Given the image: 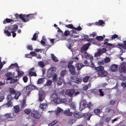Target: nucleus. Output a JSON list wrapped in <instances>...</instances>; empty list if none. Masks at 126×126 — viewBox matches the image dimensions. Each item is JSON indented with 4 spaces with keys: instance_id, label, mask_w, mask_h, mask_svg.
Segmentation results:
<instances>
[{
    "instance_id": "nucleus-1",
    "label": "nucleus",
    "mask_w": 126,
    "mask_h": 126,
    "mask_svg": "<svg viewBox=\"0 0 126 126\" xmlns=\"http://www.w3.org/2000/svg\"><path fill=\"white\" fill-rule=\"evenodd\" d=\"M95 70L98 73V75L102 77H105L107 76L108 74L107 72L104 70V67L101 66L95 68Z\"/></svg>"
},
{
    "instance_id": "nucleus-2",
    "label": "nucleus",
    "mask_w": 126,
    "mask_h": 126,
    "mask_svg": "<svg viewBox=\"0 0 126 126\" xmlns=\"http://www.w3.org/2000/svg\"><path fill=\"white\" fill-rule=\"evenodd\" d=\"M73 63L72 61H70L68 63L67 66L71 74L72 75H75L76 74V72L75 66L72 65Z\"/></svg>"
},
{
    "instance_id": "nucleus-3",
    "label": "nucleus",
    "mask_w": 126,
    "mask_h": 126,
    "mask_svg": "<svg viewBox=\"0 0 126 126\" xmlns=\"http://www.w3.org/2000/svg\"><path fill=\"white\" fill-rule=\"evenodd\" d=\"M5 28L6 30L10 31L12 33L16 31L18 29V26L16 24H15L12 26L9 25L8 26L6 27Z\"/></svg>"
},
{
    "instance_id": "nucleus-4",
    "label": "nucleus",
    "mask_w": 126,
    "mask_h": 126,
    "mask_svg": "<svg viewBox=\"0 0 126 126\" xmlns=\"http://www.w3.org/2000/svg\"><path fill=\"white\" fill-rule=\"evenodd\" d=\"M87 102L85 100L83 99L81 100L80 103L79 109L80 111H82L83 109L86 108Z\"/></svg>"
},
{
    "instance_id": "nucleus-5",
    "label": "nucleus",
    "mask_w": 126,
    "mask_h": 126,
    "mask_svg": "<svg viewBox=\"0 0 126 126\" xmlns=\"http://www.w3.org/2000/svg\"><path fill=\"white\" fill-rule=\"evenodd\" d=\"M71 81L72 82H74L79 84L82 81V79L77 77L75 76L71 77L70 78Z\"/></svg>"
},
{
    "instance_id": "nucleus-6",
    "label": "nucleus",
    "mask_w": 126,
    "mask_h": 126,
    "mask_svg": "<svg viewBox=\"0 0 126 126\" xmlns=\"http://www.w3.org/2000/svg\"><path fill=\"white\" fill-rule=\"evenodd\" d=\"M31 115L33 118L37 119H39L41 116L40 113L37 110L32 111L31 113Z\"/></svg>"
},
{
    "instance_id": "nucleus-7",
    "label": "nucleus",
    "mask_w": 126,
    "mask_h": 126,
    "mask_svg": "<svg viewBox=\"0 0 126 126\" xmlns=\"http://www.w3.org/2000/svg\"><path fill=\"white\" fill-rule=\"evenodd\" d=\"M16 18V19H18L19 18L23 22H26V18H25L26 15H22L20 14L19 15L18 14H16L15 15Z\"/></svg>"
},
{
    "instance_id": "nucleus-8",
    "label": "nucleus",
    "mask_w": 126,
    "mask_h": 126,
    "mask_svg": "<svg viewBox=\"0 0 126 126\" xmlns=\"http://www.w3.org/2000/svg\"><path fill=\"white\" fill-rule=\"evenodd\" d=\"M37 15V13H34L32 14L26 15L25 18H26V22L28 21H29L30 19H32L34 18V16H35Z\"/></svg>"
},
{
    "instance_id": "nucleus-9",
    "label": "nucleus",
    "mask_w": 126,
    "mask_h": 126,
    "mask_svg": "<svg viewBox=\"0 0 126 126\" xmlns=\"http://www.w3.org/2000/svg\"><path fill=\"white\" fill-rule=\"evenodd\" d=\"M119 72L121 73H125L126 72V63H123L119 68Z\"/></svg>"
},
{
    "instance_id": "nucleus-10",
    "label": "nucleus",
    "mask_w": 126,
    "mask_h": 126,
    "mask_svg": "<svg viewBox=\"0 0 126 126\" xmlns=\"http://www.w3.org/2000/svg\"><path fill=\"white\" fill-rule=\"evenodd\" d=\"M85 114L84 113L82 114L80 112L75 111L74 113V116L77 118L79 119L83 116H84Z\"/></svg>"
},
{
    "instance_id": "nucleus-11",
    "label": "nucleus",
    "mask_w": 126,
    "mask_h": 126,
    "mask_svg": "<svg viewBox=\"0 0 126 126\" xmlns=\"http://www.w3.org/2000/svg\"><path fill=\"white\" fill-rule=\"evenodd\" d=\"M91 45V44L88 43L84 45L81 49V52H83L85 51L84 53L86 52V51L88 48L89 46Z\"/></svg>"
},
{
    "instance_id": "nucleus-12",
    "label": "nucleus",
    "mask_w": 126,
    "mask_h": 126,
    "mask_svg": "<svg viewBox=\"0 0 126 126\" xmlns=\"http://www.w3.org/2000/svg\"><path fill=\"white\" fill-rule=\"evenodd\" d=\"M75 92L74 89H68L66 90L65 92V94L68 95V96L71 97L73 95Z\"/></svg>"
},
{
    "instance_id": "nucleus-13",
    "label": "nucleus",
    "mask_w": 126,
    "mask_h": 126,
    "mask_svg": "<svg viewBox=\"0 0 126 126\" xmlns=\"http://www.w3.org/2000/svg\"><path fill=\"white\" fill-rule=\"evenodd\" d=\"M53 101L55 103L57 104L63 103L64 102L62 99L59 97H57L54 98Z\"/></svg>"
},
{
    "instance_id": "nucleus-14",
    "label": "nucleus",
    "mask_w": 126,
    "mask_h": 126,
    "mask_svg": "<svg viewBox=\"0 0 126 126\" xmlns=\"http://www.w3.org/2000/svg\"><path fill=\"white\" fill-rule=\"evenodd\" d=\"M36 88V87L32 85H29L26 87V90L27 92H30Z\"/></svg>"
},
{
    "instance_id": "nucleus-15",
    "label": "nucleus",
    "mask_w": 126,
    "mask_h": 126,
    "mask_svg": "<svg viewBox=\"0 0 126 126\" xmlns=\"http://www.w3.org/2000/svg\"><path fill=\"white\" fill-rule=\"evenodd\" d=\"M34 69V68H31L29 71L28 74L29 75L31 76H36L37 74L36 73L33 72V71Z\"/></svg>"
},
{
    "instance_id": "nucleus-16",
    "label": "nucleus",
    "mask_w": 126,
    "mask_h": 126,
    "mask_svg": "<svg viewBox=\"0 0 126 126\" xmlns=\"http://www.w3.org/2000/svg\"><path fill=\"white\" fill-rule=\"evenodd\" d=\"M118 66L117 65L115 64H113L110 68V70L112 72H115L117 69Z\"/></svg>"
},
{
    "instance_id": "nucleus-17",
    "label": "nucleus",
    "mask_w": 126,
    "mask_h": 126,
    "mask_svg": "<svg viewBox=\"0 0 126 126\" xmlns=\"http://www.w3.org/2000/svg\"><path fill=\"white\" fill-rule=\"evenodd\" d=\"M123 44L122 43L118 44V46L124 49H126V40H125L123 41Z\"/></svg>"
},
{
    "instance_id": "nucleus-18",
    "label": "nucleus",
    "mask_w": 126,
    "mask_h": 126,
    "mask_svg": "<svg viewBox=\"0 0 126 126\" xmlns=\"http://www.w3.org/2000/svg\"><path fill=\"white\" fill-rule=\"evenodd\" d=\"M47 104L46 103L41 104L39 106L40 108L43 110H45L47 108Z\"/></svg>"
},
{
    "instance_id": "nucleus-19",
    "label": "nucleus",
    "mask_w": 126,
    "mask_h": 126,
    "mask_svg": "<svg viewBox=\"0 0 126 126\" xmlns=\"http://www.w3.org/2000/svg\"><path fill=\"white\" fill-rule=\"evenodd\" d=\"M84 65H83V64L81 63H77L76 65V67L78 70H79L83 67L84 66Z\"/></svg>"
},
{
    "instance_id": "nucleus-20",
    "label": "nucleus",
    "mask_w": 126,
    "mask_h": 126,
    "mask_svg": "<svg viewBox=\"0 0 126 126\" xmlns=\"http://www.w3.org/2000/svg\"><path fill=\"white\" fill-rule=\"evenodd\" d=\"M64 114L67 116H70L72 115L73 113L70 112V109H68V110H65L64 111Z\"/></svg>"
},
{
    "instance_id": "nucleus-21",
    "label": "nucleus",
    "mask_w": 126,
    "mask_h": 126,
    "mask_svg": "<svg viewBox=\"0 0 126 126\" xmlns=\"http://www.w3.org/2000/svg\"><path fill=\"white\" fill-rule=\"evenodd\" d=\"M63 81V78L62 77H61L59 78L57 82V85H61Z\"/></svg>"
},
{
    "instance_id": "nucleus-22",
    "label": "nucleus",
    "mask_w": 126,
    "mask_h": 126,
    "mask_svg": "<svg viewBox=\"0 0 126 126\" xmlns=\"http://www.w3.org/2000/svg\"><path fill=\"white\" fill-rule=\"evenodd\" d=\"M58 90H55L54 92V93L51 96L52 98H56L58 96Z\"/></svg>"
},
{
    "instance_id": "nucleus-23",
    "label": "nucleus",
    "mask_w": 126,
    "mask_h": 126,
    "mask_svg": "<svg viewBox=\"0 0 126 126\" xmlns=\"http://www.w3.org/2000/svg\"><path fill=\"white\" fill-rule=\"evenodd\" d=\"M13 19L6 18L5 20H4L3 23L4 24H5L7 23H9L13 21Z\"/></svg>"
},
{
    "instance_id": "nucleus-24",
    "label": "nucleus",
    "mask_w": 126,
    "mask_h": 126,
    "mask_svg": "<svg viewBox=\"0 0 126 126\" xmlns=\"http://www.w3.org/2000/svg\"><path fill=\"white\" fill-rule=\"evenodd\" d=\"M14 108L15 110V111L16 113H18L20 111L19 107L18 105L14 106Z\"/></svg>"
},
{
    "instance_id": "nucleus-25",
    "label": "nucleus",
    "mask_w": 126,
    "mask_h": 126,
    "mask_svg": "<svg viewBox=\"0 0 126 126\" xmlns=\"http://www.w3.org/2000/svg\"><path fill=\"white\" fill-rule=\"evenodd\" d=\"M12 66H14L16 67L17 69H19V67L18 65L16 63L14 64H11L9 67L10 68H13L14 67H12Z\"/></svg>"
},
{
    "instance_id": "nucleus-26",
    "label": "nucleus",
    "mask_w": 126,
    "mask_h": 126,
    "mask_svg": "<svg viewBox=\"0 0 126 126\" xmlns=\"http://www.w3.org/2000/svg\"><path fill=\"white\" fill-rule=\"evenodd\" d=\"M85 56V57L87 59H92L93 56L89 53H87L86 52H85L84 53Z\"/></svg>"
},
{
    "instance_id": "nucleus-27",
    "label": "nucleus",
    "mask_w": 126,
    "mask_h": 126,
    "mask_svg": "<svg viewBox=\"0 0 126 126\" xmlns=\"http://www.w3.org/2000/svg\"><path fill=\"white\" fill-rule=\"evenodd\" d=\"M109 41V39L107 38L105 39L104 40V44L107 46H112L113 44L108 43L107 42Z\"/></svg>"
},
{
    "instance_id": "nucleus-28",
    "label": "nucleus",
    "mask_w": 126,
    "mask_h": 126,
    "mask_svg": "<svg viewBox=\"0 0 126 126\" xmlns=\"http://www.w3.org/2000/svg\"><path fill=\"white\" fill-rule=\"evenodd\" d=\"M15 95L14 97V98L16 99H18V97L21 95V94L19 92H16L15 94Z\"/></svg>"
},
{
    "instance_id": "nucleus-29",
    "label": "nucleus",
    "mask_w": 126,
    "mask_h": 126,
    "mask_svg": "<svg viewBox=\"0 0 126 126\" xmlns=\"http://www.w3.org/2000/svg\"><path fill=\"white\" fill-rule=\"evenodd\" d=\"M9 89V93L11 94H14L16 92L14 89L13 88H10Z\"/></svg>"
},
{
    "instance_id": "nucleus-30",
    "label": "nucleus",
    "mask_w": 126,
    "mask_h": 126,
    "mask_svg": "<svg viewBox=\"0 0 126 126\" xmlns=\"http://www.w3.org/2000/svg\"><path fill=\"white\" fill-rule=\"evenodd\" d=\"M52 83V80H47L45 84V86H50L51 85Z\"/></svg>"
},
{
    "instance_id": "nucleus-31",
    "label": "nucleus",
    "mask_w": 126,
    "mask_h": 126,
    "mask_svg": "<svg viewBox=\"0 0 126 126\" xmlns=\"http://www.w3.org/2000/svg\"><path fill=\"white\" fill-rule=\"evenodd\" d=\"M94 112L96 115H98L100 113V109H97L94 110Z\"/></svg>"
},
{
    "instance_id": "nucleus-32",
    "label": "nucleus",
    "mask_w": 126,
    "mask_h": 126,
    "mask_svg": "<svg viewBox=\"0 0 126 126\" xmlns=\"http://www.w3.org/2000/svg\"><path fill=\"white\" fill-rule=\"evenodd\" d=\"M85 117L86 118V119L88 120H90L91 117L92 116V115L90 114L87 113L86 114H85Z\"/></svg>"
},
{
    "instance_id": "nucleus-33",
    "label": "nucleus",
    "mask_w": 126,
    "mask_h": 126,
    "mask_svg": "<svg viewBox=\"0 0 126 126\" xmlns=\"http://www.w3.org/2000/svg\"><path fill=\"white\" fill-rule=\"evenodd\" d=\"M8 30H6V29H5L4 30V33L5 34H6L7 36H10L11 35V32H9L8 31Z\"/></svg>"
},
{
    "instance_id": "nucleus-34",
    "label": "nucleus",
    "mask_w": 126,
    "mask_h": 126,
    "mask_svg": "<svg viewBox=\"0 0 126 126\" xmlns=\"http://www.w3.org/2000/svg\"><path fill=\"white\" fill-rule=\"evenodd\" d=\"M51 57L53 61L55 62H57L58 61V60L57 59V57L53 54H51Z\"/></svg>"
},
{
    "instance_id": "nucleus-35",
    "label": "nucleus",
    "mask_w": 126,
    "mask_h": 126,
    "mask_svg": "<svg viewBox=\"0 0 126 126\" xmlns=\"http://www.w3.org/2000/svg\"><path fill=\"white\" fill-rule=\"evenodd\" d=\"M54 74V73L51 71H50L49 72L48 70L47 73V75L48 77L50 78Z\"/></svg>"
},
{
    "instance_id": "nucleus-36",
    "label": "nucleus",
    "mask_w": 126,
    "mask_h": 126,
    "mask_svg": "<svg viewBox=\"0 0 126 126\" xmlns=\"http://www.w3.org/2000/svg\"><path fill=\"white\" fill-rule=\"evenodd\" d=\"M89 78L90 77L89 76H87L84 77L83 79V81L85 83L87 82Z\"/></svg>"
},
{
    "instance_id": "nucleus-37",
    "label": "nucleus",
    "mask_w": 126,
    "mask_h": 126,
    "mask_svg": "<svg viewBox=\"0 0 126 126\" xmlns=\"http://www.w3.org/2000/svg\"><path fill=\"white\" fill-rule=\"evenodd\" d=\"M76 121V120L74 119H70L68 121L69 124L72 125Z\"/></svg>"
},
{
    "instance_id": "nucleus-38",
    "label": "nucleus",
    "mask_w": 126,
    "mask_h": 126,
    "mask_svg": "<svg viewBox=\"0 0 126 126\" xmlns=\"http://www.w3.org/2000/svg\"><path fill=\"white\" fill-rule=\"evenodd\" d=\"M38 65L39 67L41 68H43L45 66V65L44 63L42 61L39 62Z\"/></svg>"
},
{
    "instance_id": "nucleus-39",
    "label": "nucleus",
    "mask_w": 126,
    "mask_h": 126,
    "mask_svg": "<svg viewBox=\"0 0 126 126\" xmlns=\"http://www.w3.org/2000/svg\"><path fill=\"white\" fill-rule=\"evenodd\" d=\"M16 70L18 73V76H22L24 75V72H23L19 71V70L18 69H16Z\"/></svg>"
},
{
    "instance_id": "nucleus-40",
    "label": "nucleus",
    "mask_w": 126,
    "mask_h": 126,
    "mask_svg": "<svg viewBox=\"0 0 126 126\" xmlns=\"http://www.w3.org/2000/svg\"><path fill=\"white\" fill-rule=\"evenodd\" d=\"M8 107H12L13 106L12 102L11 101H8V102L6 104Z\"/></svg>"
},
{
    "instance_id": "nucleus-41",
    "label": "nucleus",
    "mask_w": 126,
    "mask_h": 126,
    "mask_svg": "<svg viewBox=\"0 0 126 126\" xmlns=\"http://www.w3.org/2000/svg\"><path fill=\"white\" fill-rule=\"evenodd\" d=\"M102 53L101 51V49H99L97 52L96 54H95V55L96 56H99L101 55Z\"/></svg>"
},
{
    "instance_id": "nucleus-42",
    "label": "nucleus",
    "mask_w": 126,
    "mask_h": 126,
    "mask_svg": "<svg viewBox=\"0 0 126 126\" xmlns=\"http://www.w3.org/2000/svg\"><path fill=\"white\" fill-rule=\"evenodd\" d=\"M37 37L38 36L37 35V33H35L33 35V37L32 38V40H34V41H36Z\"/></svg>"
},
{
    "instance_id": "nucleus-43",
    "label": "nucleus",
    "mask_w": 126,
    "mask_h": 126,
    "mask_svg": "<svg viewBox=\"0 0 126 126\" xmlns=\"http://www.w3.org/2000/svg\"><path fill=\"white\" fill-rule=\"evenodd\" d=\"M66 73V70H63L61 71V76L60 77H62L63 78V76Z\"/></svg>"
},
{
    "instance_id": "nucleus-44",
    "label": "nucleus",
    "mask_w": 126,
    "mask_h": 126,
    "mask_svg": "<svg viewBox=\"0 0 126 126\" xmlns=\"http://www.w3.org/2000/svg\"><path fill=\"white\" fill-rule=\"evenodd\" d=\"M96 38L97 40L99 41H102L104 39L103 37L102 36H97Z\"/></svg>"
},
{
    "instance_id": "nucleus-45",
    "label": "nucleus",
    "mask_w": 126,
    "mask_h": 126,
    "mask_svg": "<svg viewBox=\"0 0 126 126\" xmlns=\"http://www.w3.org/2000/svg\"><path fill=\"white\" fill-rule=\"evenodd\" d=\"M13 99V97L12 96L11 94H9L7 97V100L9 101H11Z\"/></svg>"
},
{
    "instance_id": "nucleus-46",
    "label": "nucleus",
    "mask_w": 126,
    "mask_h": 126,
    "mask_svg": "<svg viewBox=\"0 0 126 126\" xmlns=\"http://www.w3.org/2000/svg\"><path fill=\"white\" fill-rule=\"evenodd\" d=\"M18 79H11V80L10 82V84H12L15 82H16L17 81Z\"/></svg>"
},
{
    "instance_id": "nucleus-47",
    "label": "nucleus",
    "mask_w": 126,
    "mask_h": 126,
    "mask_svg": "<svg viewBox=\"0 0 126 126\" xmlns=\"http://www.w3.org/2000/svg\"><path fill=\"white\" fill-rule=\"evenodd\" d=\"M26 105V100L25 99L23 100L21 104V107L23 108Z\"/></svg>"
},
{
    "instance_id": "nucleus-48",
    "label": "nucleus",
    "mask_w": 126,
    "mask_h": 126,
    "mask_svg": "<svg viewBox=\"0 0 126 126\" xmlns=\"http://www.w3.org/2000/svg\"><path fill=\"white\" fill-rule=\"evenodd\" d=\"M57 123V121L56 120L52 122L48 125L49 126H54Z\"/></svg>"
},
{
    "instance_id": "nucleus-49",
    "label": "nucleus",
    "mask_w": 126,
    "mask_h": 126,
    "mask_svg": "<svg viewBox=\"0 0 126 126\" xmlns=\"http://www.w3.org/2000/svg\"><path fill=\"white\" fill-rule=\"evenodd\" d=\"M65 27H67L68 28H70L71 29H73L74 28V27L71 24H69L68 25H66Z\"/></svg>"
},
{
    "instance_id": "nucleus-50",
    "label": "nucleus",
    "mask_w": 126,
    "mask_h": 126,
    "mask_svg": "<svg viewBox=\"0 0 126 126\" xmlns=\"http://www.w3.org/2000/svg\"><path fill=\"white\" fill-rule=\"evenodd\" d=\"M31 110L29 109H26L24 110L25 112L27 114H29L31 112Z\"/></svg>"
},
{
    "instance_id": "nucleus-51",
    "label": "nucleus",
    "mask_w": 126,
    "mask_h": 126,
    "mask_svg": "<svg viewBox=\"0 0 126 126\" xmlns=\"http://www.w3.org/2000/svg\"><path fill=\"white\" fill-rule=\"evenodd\" d=\"M7 118H12L11 117L12 114L11 113H7L4 115Z\"/></svg>"
},
{
    "instance_id": "nucleus-52",
    "label": "nucleus",
    "mask_w": 126,
    "mask_h": 126,
    "mask_svg": "<svg viewBox=\"0 0 126 126\" xmlns=\"http://www.w3.org/2000/svg\"><path fill=\"white\" fill-rule=\"evenodd\" d=\"M44 94V92L43 91H40L39 93V96H45Z\"/></svg>"
},
{
    "instance_id": "nucleus-53",
    "label": "nucleus",
    "mask_w": 126,
    "mask_h": 126,
    "mask_svg": "<svg viewBox=\"0 0 126 126\" xmlns=\"http://www.w3.org/2000/svg\"><path fill=\"white\" fill-rule=\"evenodd\" d=\"M70 34V32L68 30L65 31L64 33V35L65 36H67L69 35Z\"/></svg>"
},
{
    "instance_id": "nucleus-54",
    "label": "nucleus",
    "mask_w": 126,
    "mask_h": 126,
    "mask_svg": "<svg viewBox=\"0 0 126 126\" xmlns=\"http://www.w3.org/2000/svg\"><path fill=\"white\" fill-rule=\"evenodd\" d=\"M43 82V79L42 78L39 79L37 81L38 84H40L42 83Z\"/></svg>"
},
{
    "instance_id": "nucleus-55",
    "label": "nucleus",
    "mask_w": 126,
    "mask_h": 126,
    "mask_svg": "<svg viewBox=\"0 0 126 126\" xmlns=\"http://www.w3.org/2000/svg\"><path fill=\"white\" fill-rule=\"evenodd\" d=\"M102 89H100L99 90V92L100 93V95L101 96H103L104 95V92L102 91Z\"/></svg>"
},
{
    "instance_id": "nucleus-56",
    "label": "nucleus",
    "mask_w": 126,
    "mask_h": 126,
    "mask_svg": "<svg viewBox=\"0 0 126 126\" xmlns=\"http://www.w3.org/2000/svg\"><path fill=\"white\" fill-rule=\"evenodd\" d=\"M70 107L71 109H73L74 110H76V107L75 105L73 103H72L70 105Z\"/></svg>"
},
{
    "instance_id": "nucleus-57",
    "label": "nucleus",
    "mask_w": 126,
    "mask_h": 126,
    "mask_svg": "<svg viewBox=\"0 0 126 126\" xmlns=\"http://www.w3.org/2000/svg\"><path fill=\"white\" fill-rule=\"evenodd\" d=\"M92 105V104L90 102H89L87 104H86V108H88V109H90L91 107V106Z\"/></svg>"
},
{
    "instance_id": "nucleus-58",
    "label": "nucleus",
    "mask_w": 126,
    "mask_h": 126,
    "mask_svg": "<svg viewBox=\"0 0 126 126\" xmlns=\"http://www.w3.org/2000/svg\"><path fill=\"white\" fill-rule=\"evenodd\" d=\"M28 78L26 76H25L23 78V79L24 82L25 83L28 80Z\"/></svg>"
},
{
    "instance_id": "nucleus-59",
    "label": "nucleus",
    "mask_w": 126,
    "mask_h": 126,
    "mask_svg": "<svg viewBox=\"0 0 126 126\" xmlns=\"http://www.w3.org/2000/svg\"><path fill=\"white\" fill-rule=\"evenodd\" d=\"M55 68L54 67H52L49 70V72L51 71L53 73H54L55 71Z\"/></svg>"
},
{
    "instance_id": "nucleus-60",
    "label": "nucleus",
    "mask_w": 126,
    "mask_h": 126,
    "mask_svg": "<svg viewBox=\"0 0 126 126\" xmlns=\"http://www.w3.org/2000/svg\"><path fill=\"white\" fill-rule=\"evenodd\" d=\"M45 96H39V101H42L43 100H44L45 99Z\"/></svg>"
},
{
    "instance_id": "nucleus-61",
    "label": "nucleus",
    "mask_w": 126,
    "mask_h": 126,
    "mask_svg": "<svg viewBox=\"0 0 126 126\" xmlns=\"http://www.w3.org/2000/svg\"><path fill=\"white\" fill-rule=\"evenodd\" d=\"M104 63V62L103 61H100L98 62V64L100 66L103 65Z\"/></svg>"
},
{
    "instance_id": "nucleus-62",
    "label": "nucleus",
    "mask_w": 126,
    "mask_h": 126,
    "mask_svg": "<svg viewBox=\"0 0 126 126\" xmlns=\"http://www.w3.org/2000/svg\"><path fill=\"white\" fill-rule=\"evenodd\" d=\"M30 54L31 55H32L33 56H35L37 55V53L34 51H32L31 52Z\"/></svg>"
},
{
    "instance_id": "nucleus-63",
    "label": "nucleus",
    "mask_w": 126,
    "mask_h": 126,
    "mask_svg": "<svg viewBox=\"0 0 126 126\" xmlns=\"http://www.w3.org/2000/svg\"><path fill=\"white\" fill-rule=\"evenodd\" d=\"M12 114L11 117L12 118L14 117L17 114V113H16L14 111L13 112L11 113Z\"/></svg>"
},
{
    "instance_id": "nucleus-64",
    "label": "nucleus",
    "mask_w": 126,
    "mask_h": 126,
    "mask_svg": "<svg viewBox=\"0 0 126 126\" xmlns=\"http://www.w3.org/2000/svg\"><path fill=\"white\" fill-rule=\"evenodd\" d=\"M110 60L109 57H106L105 60V62L106 63H107L110 62Z\"/></svg>"
}]
</instances>
